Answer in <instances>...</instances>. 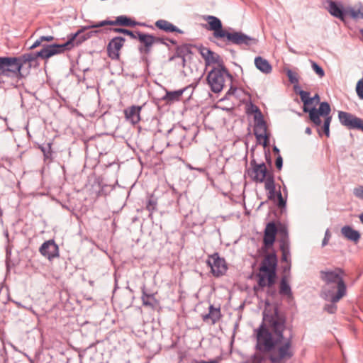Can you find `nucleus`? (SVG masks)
Instances as JSON below:
<instances>
[{"label":"nucleus","instance_id":"nucleus-1","mask_svg":"<svg viewBox=\"0 0 363 363\" xmlns=\"http://www.w3.org/2000/svg\"><path fill=\"white\" fill-rule=\"evenodd\" d=\"M263 320L268 324L276 337H272V333L262 323L259 328L254 330V335L256 339L255 350L261 352H270L276 345L282 343L284 340L283 332L286 329L285 318L275 309L272 315L264 312Z\"/></svg>","mask_w":363,"mask_h":363},{"label":"nucleus","instance_id":"nucleus-2","mask_svg":"<svg viewBox=\"0 0 363 363\" xmlns=\"http://www.w3.org/2000/svg\"><path fill=\"white\" fill-rule=\"evenodd\" d=\"M342 275L341 269L320 272V278L325 281L321 296L325 300L337 303L346 295L347 287Z\"/></svg>","mask_w":363,"mask_h":363},{"label":"nucleus","instance_id":"nucleus-3","mask_svg":"<svg viewBox=\"0 0 363 363\" xmlns=\"http://www.w3.org/2000/svg\"><path fill=\"white\" fill-rule=\"evenodd\" d=\"M204 19L208 23V29L213 31V36L216 38H226L228 42L238 45L250 46L257 43L256 38L248 36L242 32H228L223 30L220 20L216 16H207L204 17Z\"/></svg>","mask_w":363,"mask_h":363},{"label":"nucleus","instance_id":"nucleus-4","mask_svg":"<svg viewBox=\"0 0 363 363\" xmlns=\"http://www.w3.org/2000/svg\"><path fill=\"white\" fill-rule=\"evenodd\" d=\"M277 258L275 254L267 255L262 261L257 274L258 285L263 288L271 287L275 283Z\"/></svg>","mask_w":363,"mask_h":363},{"label":"nucleus","instance_id":"nucleus-5","mask_svg":"<svg viewBox=\"0 0 363 363\" xmlns=\"http://www.w3.org/2000/svg\"><path fill=\"white\" fill-rule=\"evenodd\" d=\"M206 80L214 93L220 92L227 80L231 82L232 76L225 67H213L208 73Z\"/></svg>","mask_w":363,"mask_h":363},{"label":"nucleus","instance_id":"nucleus-6","mask_svg":"<svg viewBox=\"0 0 363 363\" xmlns=\"http://www.w3.org/2000/svg\"><path fill=\"white\" fill-rule=\"evenodd\" d=\"M0 76L10 78H21V65L17 63L16 57H0Z\"/></svg>","mask_w":363,"mask_h":363},{"label":"nucleus","instance_id":"nucleus-7","mask_svg":"<svg viewBox=\"0 0 363 363\" xmlns=\"http://www.w3.org/2000/svg\"><path fill=\"white\" fill-rule=\"evenodd\" d=\"M274 347L269 355V360L272 363H280L283 360L289 359L293 356L291 351V337L286 339L282 344L279 343Z\"/></svg>","mask_w":363,"mask_h":363},{"label":"nucleus","instance_id":"nucleus-8","mask_svg":"<svg viewBox=\"0 0 363 363\" xmlns=\"http://www.w3.org/2000/svg\"><path fill=\"white\" fill-rule=\"evenodd\" d=\"M255 125L254 133L257 140L265 147L269 143V138L267 134V127L263 118V116L258 107H255V115H254Z\"/></svg>","mask_w":363,"mask_h":363},{"label":"nucleus","instance_id":"nucleus-9","mask_svg":"<svg viewBox=\"0 0 363 363\" xmlns=\"http://www.w3.org/2000/svg\"><path fill=\"white\" fill-rule=\"evenodd\" d=\"M72 42L68 37V40L63 44H52L45 46L40 51L35 52L37 58L48 59L55 55L72 49Z\"/></svg>","mask_w":363,"mask_h":363},{"label":"nucleus","instance_id":"nucleus-10","mask_svg":"<svg viewBox=\"0 0 363 363\" xmlns=\"http://www.w3.org/2000/svg\"><path fill=\"white\" fill-rule=\"evenodd\" d=\"M136 39H138L141 45L138 47V50L141 54L148 55L152 46L157 43L165 44L164 40L152 35L136 31Z\"/></svg>","mask_w":363,"mask_h":363},{"label":"nucleus","instance_id":"nucleus-11","mask_svg":"<svg viewBox=\"0 0 363 363\" xmlns=\"http://www.w3.org/2000/svg\"><path fill=\"white\" fill-rule=\"evenodd\" d=\"M250 165L252 168L247 170V174L252 181L262 183L268 175H270L264 163L257 164L253 160L250 162Z\"/></svg>","mask_w":363,"mask_h":363},{"label":"nucleus","instance_id":"nucleus-12","mask_svg":"<svg viewBox=\"0 0 363 363\" xmlns=\"http://www.w3.org/2000/svg\"><path fill=\"white\" fill-rule=\"evenodd\" d=\"M207 264L211 267L212 274L216 277L223 275L227 270L225 260L221 258L218 252L208 257Z\"/></svg>","mask_w":363,"mask_h":363},{"label":"nucleus","instance_id":"nucleus-13","mask_svg":"<svg viewBox=\"0 0 363 363\" xmlns=\"http://www.w3.org/2000/svg\"><path fill=\"white\" fill-rule=\"evenodd\" d=\"M125 38L123 37H115L108 43L107 46V52L109 57L113 60L119 58V51L123 46Z\"/></svg>","mask_w":363,"mask_h":363},{"label":"nucleus","instance_id":"nucleus-14","mask_svg":"<svg viewBox=\"0 0 363 363\" xmlns=\"http://www.w3.org/2000/svg\"><path fill=\"white\" fill-rule=\"evenodd\" d=\"M338 118L340 123L348 129H354L358 121H360L359 118L342 111L338 112Z\"/></svg>","mask_w":363,"mask_h":363},{"label":"nucleus","instance_id":"nucleus-15","mask_svg":"<svg viewBox=\"0 0 363 363\" xmlns=\"http://www.w3.org/2000/svg\"><path fill=\"white\" fill-rule=\"evenodd\" d=\"M141 106H131L124 110L125 118L127 121H130L132 124L135 125L140 122V111L142 109Z\"/></svg>","mask_w":363,"mask_h":363},{"label":"nucleus","instance_id":"nucleus-16","mask_svg":"<svg viewBox=\"0 0 363 363\" xmlns=\"http://www.w3.org/2000/svg\"><path fill=\"white\" fill-rule=\"evenodd\" d=\"M277 228L274 223H269L264 230V243L267 247L272 246L275 240Z\"/></svg>","mask_w":363,"mask_h":363},{"label":"nucleus","instance_id":"nucleus-17","mask_svg":"<svg viewBox=\"0 0 363 363\" xmlns=\"http://www.w3.org/2000/svg\"><path fill=\"white\" fill-rule=\"evenodd\" d=\"M139 24L138 22L132 20L126 16H119L114 21L108 20V25L109 26H122L133 27Z\"/></svg>","mask_w":363,"mask_h":363},{"label":"nucleus","instance_id":"nucleus-18","mask_svg":"<svg viewBox=\"0 0 363 363\" xmlns=\"http://www.w3.org/2000/svg\"><path fill=\"white\" fill-rule=\"evenodd\" d=\"M255 65L257 69L264 74H269L272 72V67L266 59L259 56L255 59Z\"/></svg>","mask_w":363,"mask_h":363},{"label":"nucleus","instance_id":"nucleus-19","mask_svg":"<svg viewBox=\"0 0 363 363\" xmlns=\"http://www.w3.org/2000/svg\"><path fill=\"white\" fill-rule=\"evenodd\" d=\"M341 233L345 238L354 242H357L360 238V233L349 225L342 227Z\"/></svg>","mask_w":363,"mask_h":363},{"label":"nucleus","instance_id":"nucleus-20","mask_svg":"<svg viewBox=\"0 0 363 363\" xmlns=\"http://www.w3.org/2000/svg\"><path fill=\"white\" fill-rule=\"evenodd\" d=\"M220 311L219 308H215L213 305L209 306L208 313L203 315L202 319L203 321L211 320L212 324H215L220 318Z\"/></svg>","mask_w":363,"mask_h":363},{"label":"nucleus","instance_id":"nucleus-21","mask_svg":"<svg viewBox=\"0 0 363 363\" xmlns=\"http://www.w3.org/2000/svg\"><path fill=\"white\" fill-rule=\"evenodd\" d=\"M16 57L17 60V63L21 65V69H22L23 67L27 64L28 65V67H30L32 62L37 60L36 53L33 52L25 53L19 57Z\"/></svg>","mask_w":363,"mask_h":363},{"label":"nucleus","instance_id":"nucleus-22","mask_svg":"<svg viewBox=\"0 0 363 363\" xmlns=\"http://www.w3.org/2000/svg\"><path fill=\"white\" fill-rule=\"evenodd\" d=\"M105 26H108V20L102 21L101 22L96 23H91L90 25L85 26L82 27L78 31L74 34H70L69 35V38L73 43V41L75 40V38L81 33H84L85 30H89L90 28H101Z\"/></svg>","mask_w":363,"mask_h":363},{"label":"nucleus","instance_id":"nucleus-23","mask_svg":"<svg viewBox=\"0 0 363 363\" xmlns=\"http://www.w3.org/2000/svg\"><path fill=\"white\" fill-rule=\"evenodd\" d=\"M328 10L332 16L341 20L344 19V11L342 7L337 5L335 1H328Z\"/></svg>","mask_w":363,"mask_h":363},{"label":"nucleus","instance_id":"nucleus-24","mask_svg":"<svg viewBox=\"0 0 363 363\" xmlns=\"http://www.w3.org/2000/svg\"><path fill=\"white\" fill-rule=\"evenodd\" d=\"M155 26L166 32H174L177 31L178 29L173 24L165 20H158L155 23Z\"/></svg>","mask_w":363,"mask_h":363},{"label":"nucleus","instance_id":"nucleus-25","mask_svg":"<svg viewBox=\"0 0 363 363\" xmlns=\"http://www.w3.org/2000/svg\"><path fill=\"white\" fill-rule=\"evenodd\" d=\"M295 91L297 94H299L301 99L302 102L303 103V112H308V106H310L311 99L310 98V94L308 91L301 90H297L296 87L295 86Z\"/></svg>","mask_w":363,"mask_h":363},{"label":"nucleus","instance_id":"nucleus-26","mask_svg":"<svg viewBox=\"0 0 363 363\" xmlns=\"http://www.w3.org/2000/svg\"><path fill=\"white\" fill-rule=\"evenodd\" d=\"M278 240L280 242L279 250H288L289 247L288 235L285 229H280L278 232Z\"/></svg>","mask_w":363,"mask_h":363},{"label":"nucleus","instance_id":"nucleus-27","mask_svg":"<svg viewBox=\"0 0 363 363\" xmlns=\"http://www.w3.org/2000/svg\"><path fill=\"white\" fill-rule=\"evenodd\" d=\"M205 63L206 66L216 65V67H225L221 57L214 52H212V55H210L208 60H207Z\"/></svg>","mask_w":363,"mask_h":363},{"label":"nucleus","instance_id":"nucleus-28","mask_svg":"<svg viewBox=\"0 0 363 363\" xmlns=\"http://www.w3.org/2000/svg\"><path fill=\"white\" fill-rule=\"evenodd\" d=\"M184 91V89H180L174 91H167L166 95L164 96L163 99L168 102L179 101Z\"/></svg>","mask_w":363,"mask_h":363},{"label":"nucleus","instance_id":"nucleus-29","mask_svg":"<svg viewBox=\"0 0 363 363\" xmlns=\"http://www.w3.org/2000/svg\"><path fill=\"white\" fill-rule=\"evenodd\" d=\"M309 113V118L311 121L315 124L316 125H320L321 124V120L320 118V116H321L315 108H308V112Z\"/></svg>","mask_w":363,"mask_h":363},{"label":"nucleus","instance_id":"nucleus-30","mask_svg":"<svg viewBox=\"0 0 363 363\" xmlns=\"http://www.w3.org/2000/svg\"><path fill=\"white\" fill-rule=\"evenodd\" d=\"M279 293L281 295L291 296V289L287 283L285 277H284L281 280Z\"/></svg>","mask_w":363,"mask_h":363},{"label":"nucleus","instance_id":"nucleus-31","mask_svg":"<svg viewBox=\"0 0 363 363\" xmlns=\"http://www.w3.org/2000/svg\"><path fill=\"white\" fill-rule=\"evenodd\" d=\"M318 111L321 116L328 117L329 116L328 115L330 114L331 109L328 102H322L320 103Z\"/></svg>","mask_w":363,"mask_h":363},{"label":"nucleus","instance_id":"nucleus-32","mask_svg":"<svg viewBox=\"0 0 363 363\" xmlns=\"http://www.w3.org/2000/svg\"><path fill=\"white\" fill-rule=\"evenodd\" d=\"M348 13L354 18H363V6L358 9L350 8L348 9Z\"/></svg>","mask_w":363,"mask_h":363},{"label":"nucleus","instance_id":"nucleus-33","mask_svg":"<svg viewBox=\"0 0 363 363\" xmlns=\"http://www.w3.org/2000/svg\"><path fill=\"white\" fill-rule=\"evenodd\" d=\"M264 182H265L264 186L267 191L273 192L275 190L274 181L272 174L268 175Z\"/></svg>","mask_w":363,"mask_h":363},{"label":"nucleus","instance_id":"nucleus-34","mask_svg":"<svg viewBox=\"0 0 363 363\" xmlns=\"http://www.w3.org/2000/svg\"><path fill=\"white\" fill-rule=\"evenodd\" d=\"M157 204V199L153 196H150L146 206V208L148 210V211H150V214H152L153 211L156 210Z\"/></svg>","mask_w":363,"mask_h":363},{"label":"nucleus","instance_id":"nucleus-35","mask_svg":"<svg viewBox=\"0 0 363 363\" xmlns=\"http://www.w3.org/2000/svg\"><path fill=\"white\" fill-rule=\"evenodd\" d=\"M112 30L115 33H123L125 35H129L132 39H136V32H133L125 28H113Z\"/></svg>","mask_w":363,"mask_h":363},{"label":"nucleus","instance_id":"nucleus-36","mask_svg":"<svg viewBox=\"0 0 363 363\" xmlns=\"http://www.w3.org/2000/svg\"><path fill=\"white\" fill-rule=\"evenodd\" d=\"M50 247H52L53 250H58V246L55 243L53 240H49L44 242L39 250H48Z\"/></svg>","mask_w":363,"mask_h":363},{"label":"nucleus","instance_id":"nucleus-37","mask_svg":"<svg viewBox=\"0 0 363 363\" xmlns=\"http://www.w3.org/2000/svg\"><path fill=\"white\" fill-rule=\"evenodd\" d=\"M311 67L313 70L318 74L320 78H322L325 76V72L323 69L316 62H311Z\"/></svg>","mask_w":363,"mask_h":363},{"label":"nucleus","instance_id":"nucleus-38","mask_svg":"<svg viewBox=\"0 0 363 363\" xmlns=\"http://www.w3.org/2000/svg\"><path fill=\"white\" fill-rule=\"evenodd\" d=\"M199 53L204 59L205 62L208 60L210 55H212V52L210 49L206 47L201 46L199 48Z\"/></svg>","mask_w":363,"mask_h":363},{"label":"nucleus","instance_id":"nucleus-39","mask_svg":"<svg viewBox=\"0 0 363 363\" xmlns=\"http://www.w3.org/2000/svg\"><path fill=\"white\" fill-rule=\"evenodd\" d=\"M154 298L153 294H147L145 291L143 292L142 301L145 306H153V303L150 301V299Z\"/></svg>","mask_w":363,"mask_h":363},{"label":"nucleus","instance_id":"nucleus-40","mask_svg":"<svg viewBox=\"0 0 363 363\" xmlns=\"http://www.w3.org/2000/svg\"><path fill=\"white\" fill-rule=\"evenodd\" d=\"M43 256L48 257L49 260H52L55 257L60 256L59 251H40Z\"/></svg>","mask_w":363,"mask_h":363},{"label":"nucleus","instance_id":"nucleus-41","mask_svg":"<svg viewBox=\"0 0 363 363\" xmlns=\"http://www.w3.org/2000/svg\"><path fill=\"white\" fill-rule=\"evenodd\" d=\"M286 75L291 84H297L298 82L297 74L291 69L286 70Z\"/></svg>","mask_w":363,"mask_h":363},{"label":"nucleus","instance_id":"nucleus-42","mask_svg":"<svg viewBox=\"0 0 363 363\" xmlns=\"http://www.w3.org/2000/svg\"><path fill=\"white\" fill-rule=\"evenodd\" d=\"M40 149H41L42 152H43L45 159V160L50 159L51 157V155H52L50 143H48L46 145V146H45V147H41Z\"/></svg>","mask_w":363,"mask_h":363},{"label":"nucleus","instance_id":"nucleus-43","mask_svg":"<svg viewBox=\"0 0 363 363\" xmlns=\"http://www.w3.org/2000/svg\"><path fill=\"white\" fill-rule=\"evenodd\" d=\"M88 39V38H86V35L84 34L82 35L79 34L76 38L75 40L73 41V43L72 44V48L74 46H77L79 45H80L82 43H83L84 41Z\"/></svg>","mask_w":363,"mask_h":363},{"label":"nucleus","instance_id":"nucleus-44","mask_svg":"<svg viewBox=\"0 0 363 363\" xmlns=\"http://www.w3.org/2000/svg\"><path fill=\"white\" fill-rule=\"evenodd\" d=\"M332 118L331 116H328L325 118L323 125V131L327 137L330 135V124L331 122Z\"/></svg>","mask_w":363,"mask_h":363},{"label":"nucleus","instance_id":"nucleus-45","mask_svg":"<svg viewBox=\"0 0 363 363\" xmlns=\"http://www.w3.org/2000/svg\"><path fill=\"white\" fill-rule=\"evenodd\" d=\"M356 92L357 96L363 99V79L359 80L356 86Z\"/></svg>","mask_w":363,"mask_h":363},{"label":"nucleus","instance_id":"nucleus-46","mask_svg":"<svg viewBox=\"0 0 363 363\" xmlns=\"http://www.w3.org/2000/svg\"><path fill=\"white\" fill-rule=\"evenodd\" d=\"M330 302V303L325 306L324 310L327 311L328 313L333 314L337 311V306L335 305V303H333L332 301Z\"/></svg>","mask_w":363,"mask_h":363},{"label":"nucleus","instance_id":"nucleus-47","mask_svg":"<svg viewBox=\"0 0 363 363\" xmlns=\"http://www.w3.org/2000/svg\"><path fill=\"white\" fill-rule=\"evenodd\" d=\"M264 352H256L252 357V363H262L264 357L263 354Z\"/></svg>","mask_w":363,"mask_h":363},{"label":"nucleus","instance_id":"nucleus-48","mask_svg":"<svg viewBox=\"0 0 363 363\" xmlns=\"http://www.w3.org/2000/svg\"><path fill=\"white\" fill-rule=\"evenodd\" d=\"M188 48L184 46L182 47L178 50V55L176 57L180 58L183 65V67L185 65V58L184 56H181L182 53H184L185 52H188Z\"/></svg>","mask_w":363,"mask_h":363},{"label":"nucleus","instance_id":"nucleus-49","mask_svg":"<svg viewBox=\"0 0 363 363\" xmlns=\"http://www.w3.org/2000/svg\"><path fill=\"white\" fill-rule=\"evenodd\" d=\"M354 194L356 197L363 199V186H359L354 189Z\"/></svg>","mask_w":363,"mask_h":363},{"label":"nucleus","instance_id":"nucleus-50","mask_svg":"<svg viewBox=\"0 0 363 363\" xmlns=\"http://www.w3.org/2000/svg\"><path fill=\"white\" fill-rule=\"evenodd\" d=\"M278 198V206L279 207H284L286 205V201L283 199L281 191L277 193Z\"/></svg>","mask_w":363,"mask_h":363},{"label":"nucleus","instance_id":"nucleus-51","mask_svg":"<svg viewBox=\"0 0 363 363\" xmlns=\"http://www.w3.org/2000/svg\"><path fill=\"white\" fill-rule=\"evenodd\" d=\"M11 251H6V262L8 269L10 267L11 264H14V262L11 259Z\"/></svg>","mask_w":363,"mask_h":363},{"label":"nucleus","instance_id":"nucleus-52","mask_svg":"<svg viewBox=\"0 0 363 363\" xmlns=\"http://www.w3.org/2000/svg\"><path fill=\"white\" fill-rule=\"evenodd\" d=\"M283 160L281 156L276 159L275 164L277 169H280L282 167Z\"/></svg>","mask_w":363,"mask_h":363},{"label":"nucleus","instance_id":"nucleus-53","mask_svg":"<svg viewBox=\"0 0 363 363\" xmlns=\"http://www.w3.org/2000/svg\"><path fill=\"white\" fill-rule=\"evenodd\" d=\"M309 99H311L310 105H312L315 102L318 103L320 101V96L316 94L313 97H310Z\"/></svg>","mask_w":363,"mask_h":363},{"label":"nucleus","instance_id":"nucleus-54","mask_svg":"<svg viewBox=\"0 0 363 363\" xmlns=\"http://www.w3.org/2000/svg\"><path fill=\"white\" fill-rule=\"evenodd\" d=\"M43 40L41 39V37L35 41V43L30 47V49H35L37 47L40 46L42 43Z\"/></svg>","mask_w":363,"mask_h":363},{"label":"nucleus","instance_id":"nucleus-55","mask_svg":"<svg viewBox=\"0 0 363 363\" xmlns=\"http://www.w3.org/2000/svg\"><path fill=\"white\" fill-rule=\"evenodd\" d=\"M354 129L360 130L363 132V119L360 118V121H358Z\"/></svg>","mask_w":363,"mask_h":363},{"label":"nucleus","instance_id":"nucleus-56","mask_svg":"<svg viewBox=\"0 0 363 363\" xmlns=\"http://www.w3.org/2000/svg\"><path fill=\"white\" fill-rule=\"evenodd\" d=\"M41 39L43 41H48L50 42L54 40V37L52 35H48V36H41Z\"/></svg>","mask_w":363,"mask_h":363},{"label":"nucleus","instance_id":"nucleus-57","mask_svg":"<svg viewBox=\"0 0 363 363\" xmlns=\"http://www.w3.org/2000/svg\"><path fill=\"white\" fill-rule=\"evenodd\" d=\"M99 33V30H91L90 32H88L86 33H85V35H86V38H91L92 36L95 35L96 34H97Z\"/></svg>","mask_w":363,"mask_h":363},{"label":"nucleus","instance_id":"nucleus-58","mask_svg":"<svg viewBox=\"0 0 363 363\" xmlns=\"http://www.w3.org/2000/svg\"><path fill=\"white\" fill-rule=\"evenodd\" d=\"M282 252H283L282 259L286 261L287 257L289 256L290 251H282Z\"/></svg>","mask_w":363,"mask_h":363},{"label":"nucleus","instance_id":"nucleus-59","mask_svg":"<svg viewBox=\"0 0 363 363\" xmlns=\"http://www.w3.org/2000/svg\"><path fill=\"white\" fill-rule=\"evenodd\" d=\"M269 192V199H274L276 196V190H274L273 192L268 191Z\"/></svg>","mask_w":363,"mask_h":363},{"label":"nucleus","instance_id":"nucleus-60","mask_svg":"<svg viewBox=\"0 0 363 363\" xmlns=\"http://www.w3.org/2000/svg\"><path fill=\"white\" fill-rule=\"evenodd\" d=\"M328 240H329V238H327L325 237L322 242V247L325 246L327 245Z\"/></svg>","mask_w":363,"mask_h":363},{"label":"nucleus","instance_id":"nucleus-61","mask_svg":"<svg viewBox=\"0 0 363 363\" xmlns=\"http://www.w3.org/2000/svg\"><path fill=\"white\" fill-rule=\"evenodd\" d=\"M328 240H329V238H327L325 237L322 242V247L325 246L327 245Z\"/></svg>","mask_w":363,"mask_h":363},{"label":"nucleus","instance_id":"nucleus-62","mask_svg":"<svg viewBox=\"0 0 363 363\" xmlns=\"http://www.w3.org/2000/svg\"><path fill=\"white\" fill-rule=\"evenodd\" d=\"M330 233L329 231V230L328 229L326 231H325V237L327 238H330Z\"/></svg>","mask_w":363,"mask_h":363},{"label":"nucleus","instance_id":"nucleus-63","mask_svg":"<svg viewBox=\"0 0 363 363\" xmlns=\"http://www.w3.org/2000/svg\"><path fill=\"white\" fill-rule=\"evenodd\" d=\"M305 133L308 135H311V129L310 128H306V130H305Z\"/></svg>","mask_w":363,"mask_h":363},{"label":"nucleus","instance_id":"nucleus-64","mask_svg":"<svg viewBox=\"0 0 363 363\" xmlns=\"http://www.w3.org/2000/svg\"><path fill=\"white\" fill-rule=\"evenodd\" d=\"M359 219L361 222L363 223V213L359 216Z\"/></svg>","mask_w":363,"mask_h":363}]
</instances>
